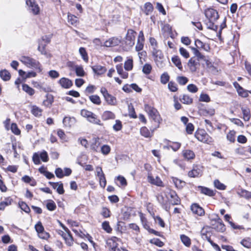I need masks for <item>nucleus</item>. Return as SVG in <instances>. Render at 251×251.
Returning <instances> with one entry per match:
<instances>
[{"label":"nucleus","instance_id":"3c124183","mask_svg":"<svg viewBox=\"0 0 251 251\" xmlns=\"http://www.w3.org/2000/svg\"><path fill=\"white\" fill-rule=\"evenodd\" d=\"M152 70L151 66L149 64H145L142 69L143 72L146 75H149L151 73Z\"/></svg>","mask_w":251,"mask_h":251},{"label":"nucleus","instance_id":"473e14b6","mask_svg":"<svg viewBox=\"0 0 251 251\" xmlns=\"http://www.w3.org/2000/svg\"><path fill=\"white\" fill-rule=\"evenodd\" d=\"M172 61L173 63L179 69L182 70V66L180 58L177 56H175L172 57Z\"/></svg>","mask_w":251,"mask_h":251},{"label":"nucleus","instance_id":"7c9ffc66","mask_svg":"<svg viewBox=\"0 0 251 251\" xmlns=\"http://www.w3.org/2000/svg\"><path fill=\"white\" fill-rule=\"evenodd\" d=\"M181 242L186 247H189L191 244V239L187 236L182 234L180 236Z\"/></svg>","mask_w":251,"mask_h":251},{"label":"nucleus","instance_id":"a878e982","mask_svg":"<svg viewBox=\"0 0 251 251\" xmlns=\"http://www.w3.org/2000/svg\"><path fill=\"white\" fill-rule=\"evenodd\" d=\"M191 50L193 51L195 56L197 59H198L200 61V60H203L206 61V63L208 64V60H206L205 56L202 55L200 51L196 48L191 47Z\"/></svg>","mask_w":251,"mask_h":251},{"label":"nucleus","instance_id":"e2e57ef3","mask_svg":"<svg viewBox=\"0 0 251 251\" xmlns=\"http://www.w3.org/2000/svg\"><path fill=\"white\" fill-rule=\"evenodd\" d=\"M20 208L25 212L28 213L30 211V208L24 202H22L19 203Z\"/></svg>","mask_w":251,"mask_h":251},{"label":"nucleus","instance_id":"39448f33","mask_svg":"<svg viewBox=\"0 0 251 251\" xmlns=\"http://www.w3.org/2000/svg\"><path fill=\"white\" fill-rule=\"evenodd\" d=\"M196 138L200 141L210 144L213 140L204 130H199L195 133Z\"/></svg>","mask_w":251,"mask_h":251},{"label":"nucleus","instance_id":"423d86ee","mask_svg":"<svg viewBox=\"0 0 251 251\" xmlns=\"http://www.w3.org/2000/svg\"><path fill=\"white\" fill-rule=\"evenodd\" d=\"M199 61L195 57H192L189 60L187 65L191 72H195L199 68L200 65Z\"/></svg>","mask_w":251,"mask_h":251},{"label":"nucleus","instance_id":"052dcab7","mask_svg":"<svg viewBox=\"0 0 251 251\" xmlns=\"http://www.w3.org/2000/svg\"><path fill=\"white\" fill-rule=\"evenodd\" d=\"M150 243L156 245L159 247H162L164 246V244L159 239H153L151 240Z\"/></svg>","mask_w":251,"mask_h":251},{"label":"nucleus","instance_id":"f03ea898","mask_svg":"<svg viewBox=\"0 0 251 251\" xmlns=\"http://www.w3.org/2000/svg\"><path fill=\"white\" fill-rule=\"evenodd\" d=\"M144 109L146 112L148 113L149 116L158 125L162 121L161 118L159 114L158 111L153 107L148 104H145L144 105Z\"/></svg>","mask_w":251,"mask_h":251},{"label":"nucleus","instance_id":"4be33fe9","mask_svg":"<svg viewBox=\"0 0 251 251\" xmlns=\"http://www.w3.org/2000/svg\"><path fill=\"white\" fill-rule=\"evenodd\" d=\"M195 44L197 48L202 49L206 51H209L210 48L209 46L205 43H203L199 39L195 40Z\"/></svg>","mask_w":251,"mask_h":251},{"label":"nucleus","instance_id":"0eeeda50","mask_svg":"<svg viewBox=\"0 0 251 251\" xmlns=\"http://www.w3.org/2000/svg\"><path fill=\"white\" fill-rule=\"evenodd\" d=\"M26 4L29 7V10L34 14L39 13L40 8L35 0H26Z\"/></svg>","mask_w":251,"mask_h":251},{"label":"nucleus","instance_id":"774afa93","mask_svg":"<svg viewBox=\"0 0 251 251\" xmlns=\"http://www.w3.org/2000/svg\"><path fill=\"white\" fill-rule=\"evenodd\" d=\"M35 228L38 234L44 230V228L40 222H38V223L35 225Z\"/></svg>","mask_w":251,"mask_h":251},{"label":"nucleus","instance_id":"5701e85b","mask_svg":"<svg viewBox=\"0 0 251 251\" xmlns=\"http://www.w3.org/2000/svg\"><path fill=\"white\" fill-rule=\"evenodd\" d=\"M59 84L64 88H69L73 85L72 81L67 78L62 77L59 81Z\"/></svg>","mask_w":251,"mask_h":251},{"label":"nucleus","instance_id":"2f4dec72","mask_svg":"<svg viewBox=\"0 0 251 251\" xmlns=\"http://www.w3.org/2000/svg\"><path fill=\"white\" fill-rule=\"evenodd\" d=\"M116 230L120 233L124 232L126 230L125 222L123 221H119L117 224Z\"/></svg>","mask_w":251,"mask_h":251},{"label":"nucleus","instance_id":"7ed1b4c3","mask_svg":"<svg viewBox=\"0 0 251 251\" xmlns=\"http://www.w3.org/2000/svg\"><path fill=\"white\" fill-rule=\"evenodd\" d=\"M80 114L82 116L86 118L87 120L93 124L100 125V120L98 118V116L93 112L86 109L81 110Z\"/></svg>","mask_w":251,"mask_h":251},{"label":"nucleus","instance_id":"603ef678","mask_svg":"<svg viewBox=\"0 0 251 251\" xmlns=\"http://www.w3.org/2000/svg\"><path fill=\"white\" fill-rule=\"evenodd\" d=\"M214 184L215 187L219 190H225L226 188V186L218 179L214 180Z\"/></svg>","mask_w":251,"mask_h":251},{"label":"nucleus","instance_id":"a18cd8bd","mask_svg":"<svg viewBox=\"0 0 251 251\" xmlns=\"http://www.w3.org/2000/svg\"><path fill=\"white\" fill-rule=\"evenodd\" d=\"M141 134L146 138L150 137L151 135L149 130L145 126L142 127L140 129Z\"/></svg>","mask_w":251,"mask_h":251},{"label":"nucleus","instance_id":"ddd939ff","mask_svg":"<svg viewBox=\"0 0 251 251\" xmlns=\"http://www.w3.org/2000/svg\"><path fill=\"white\" fill-rule=\"evenodd\" d=\"M144 41L145 38L143 32L142 31H140L138 37L137 43L135 47V50L137 51H139L143 50Z\"/></svg>","mask_w":251,"mask_h":251},{"label":"nucleus","instance_id":"6e6552de","mask_svg":"<svg viewBox=\"0 0 251 251\" xmlns=\"http://www.w3.org/2000/svg\"><path fill=\"white\" fill-rule=\"evenodd\" d=\"M100 92L109 104L114 105L115 104L116 102L115 98L110 95L105 88L102 87L100 89Z\"/></svg>","mask_w":251,"mask_h":251},{"label":"nucleus","instance_id":"f3484780","mask_svg":"<svg viewBox=\"0 0 251 251\" xmlns=\"http://www.w3.org/2000/svg\"><path fill=\"white\" fill-rule=\"evenodd\" d=\"M191 209L193 213L201 216L204 214V209L197 203H193L191 206Z\"/></svg>","mask_w":251,"mask_h":251},{"label":"nucleus","instance_id":"6ab92c4d","mask_svg":"<svg viewBox=\"0 0 251 251\" xmlns=\"http://www.w3.org/2000/svg\"><path fill=\"white\" fill-rule=\"evenodd\" d=\"M121 42V40L118 38L112 37L106 41L103 44V46L110 47L118 45Z\"/></svg>","mask_w":251,"mask_h":251},{"label":"nucleus","instance_id":"bb28decb","mask_svg":"<svg viewBox=\"0 0 251 251\" xmlns=\"http://www.w3.org/2000/svg\"><path fill=\"white\" fill-rule=\"evenodd\" d=\"M241 110L243 113V119L245 121H249L250 120L251 114L249 108L241 107Z\"/></svg>","mask_w":251,"mask_h":251},{"label":"nucleus","instance_id":"f257e3e1","mask_svg":"<svg viewBox=\"0 0 251 251\" xmlns=\"http://www.w3.org/2000/svg\"><path fill=\"white\" fill-rule=\"evenodd\" d=\"M20 61L29 68L35 69L39 72L42 71L41 65L39 61L28 56L21 57Z\"/></svg>","mask_w":251,"mask_h":251},{"label":"nucleus","instance_id":"6e6d98bb","mask_svg":"<svg viewBox=\"0 0 251 251\" xmlns=\"http://www.w3.org/2000/svg\"><path fill=\"white\" fill-rule=\"evenodd\" d=\"M128 107L129 111V116L132 118H136L137 115L135 113L134 108H133V106L131 104L128 105Z\"/></svg>","mask_w":251,"mask_h":251},{"label":"nucleus","instance_id":"20e7f679","mask_svg":"<svg viewBox=\"0 0 251 251\" xmlns=\"http://www.w3.org/2000/svg\"><path fill=\"white\" fill-rule=\"evenodd\" d=\"M152 56L158 67L162 68L164 66V63L163 61L164 55L162 51L158 49L151 50Z\"/></svg>","mask_w":251,"mask_h":251},{"label":"nucleus","instance_id":"dca6fc26","mask_svg":"<svg viewBox=\"0 0 251 251\" xmlns=\"http://www.w3.org/2000/svg\"><path fill=\"white\" fill-rule=\"evenodd\" d=\"M169 195L171 199L170 202L172 205H178L180 203V200L175 191L170 190Z\"/></svg>","mask_w":251,"mask_h":251},{"label":"nucleus","instance_id":"1a4fd4ad","mask_svg":"<svg viewBox=\"0 0 251 251\" xmlns=\"http://www.w3.org/2000/svg\"><path fill=\"white\" fill-rule=\"evenodd\" d=\"M202 174V167L200 165H194L193 169L190 171L188 175L190 177H196L200 176Z\"/></svg>","mask_w":251,"mask_h":251},{"label":"nucleus","instance_id":"79ce46f5","mask_svg":"<svg viewBox=\"0 0 251 251\" xmlns=\"http://www.w3.org/2000/svg\"><path fill=\"white\" fill-rule=\"evenodd\" d=\"M76 75L78 76H84L85 73L82 66H76L75 70Z\"/></svg>","mask_w":251,"mask_h":251},{"label":"nucleus","instance_id":"09e8293b","mask_svg":"<svg viewBox=\"0 0 251 251\" xmlns=\"http://www.w3.org/2000/svg\"><path fill=\"white\" fill-rule=\"evenodd\" d=\"M47 208L50 211H53L56 208V206L55 202L52 200H49L47 204H46Z\"/></svg>","mask_w":251,"mask_h":251},{"label":"nucleus","instance_id":"b1692460","mask_svg":"<svg viewBox=\"0 0 251 251\" xmlns=\"http://www.w3.org/2000/svg\"><path fill=\"white\" fill-rule=\"evenodd\" d=\"M201 193L210 197L214 196L215 195L214 191L208 188L200 186L198 187Z\"/></svg>","mask_w":251,"mask_h":251},{"label":"nucleus","instance_id":"bf43d9fd","mask_svg":"<svg viewBox=\"0 0 251 251\" xmlns=\"http://www.w3.org/2000/svg\"><path fill=\"white\" fill-rule=\"evenodd\" d=\"M176 80L180 85H185L188 81V78L185 76H178Z\"/></svg>","mask_w":251,"mask_h":251},{"label":"nucleus","instance_id":"de8ad7c7","mask_svg":"<svg viewBox=\"0 0 251 251\" xmlns=\"http://www.w3.org/2000/svg\"><path fill=\"white\" fill-rule=\"evenodd\" d=\"M42 110L39 107L33 105L32 106L31 113L35 116L41 115Z\"/></svg>","mask_w":251,"mask_h":251},{"label":"nucleus","instance_id":"864d4df0","mask_svg":"<svg viewBox=\"0 0 251 251\" xmlns=\"http://www.w3.org/2000/svg\"><path fill=\"white\" fill-rule=\"evenodd\" d=\"M46 44H43L42 42L40 40L39 41V46L38 47V50L42 54H46L47 52L45 50Z\"/></svg>","mask_w":251,"mask_h":251},{"label":"nucleus","instance_id":"4c0bfd02","mask_svg":"<svg viewBox=\"0 0 251 251\" xmlns=\"http://www.w3.org/2000/svg\"><path fill=\"white\" fill-rule=\"evenodd\" d=\"M153 9L152 5L150 2H147L144 5V12L146 15L150 14Z\"/></svg>","mask_w":251,"mask_h":251},{"label":"nucleus","instance_id":"c85d7f7f","mask_svg":"<svg viewBox=\"0 0 251 251\" xmlns=\"http://www.w3.org/2000/svg\"><path fill=\"white\" fill-rule=\"evenodd\" d=\"M115 118V114L110 111H105L102 115V119L103 120L114 119Z\"/></svg>","mask_w":251,"mask_h":251},{"label":"nucleus","instance_id":"412c9836","mask_svg":"<svg viewBox=\"0 0 251 251\" xmlns=\"http://www.w3.org/2000/svg\"><path fill=\"white\" fill-rule=\"evenodd\" d=\"M93 72L98 75H101L104 74L106 71V68L100 65H96L91 67Z\"/></svg>","mask_w":251,"mask_h":251},{"label":"nucleus","instance_id":"c756f323","mask_svg":"<svg viewBox=\"0 0 251 251\" xmlns=\"http://www.w3.org/2000/svg\"><path fill=\"white\" fill-rule=\"evenodd\" d=\"M0 76L3 80L7 81L10 79L11 75L8 71L3 70L0 71Z\"/></svg>","mask_w":251,"mask_h":251},{"label":"nucleus","instance_id":"393cba45","mask_svg":"<svg viewBox=\"0 0 251 251\" xmlns=\"http://www.w3.org/2000/svg\"><path fill=\"white\" fill-rule=\"evenodd\" d=\"M200 112L201 114L203 116H212L215 114V109L213 108H201L200 110Z\"/></svg>","mask_w":251,"mask_h":251},{"label":"nucleus","instance_id":"72a5a7b5","mask_svg":"<svg viewBox=\"0 0 251 251\" xmlns=\"http://www.w3.org/2000/svg\"><path fill=\"white\" fill-rule=\"evenodd\" d=\"M180 100L183 103L190 104L193 102L192 98H190L188 95H183L182 98H180Z\"/></svg>","mask_w":251,"mask_h":251},{"label":"nucleus","instance_id":"37998d69","mask_svg":"<svg viewBox=\"0 0 251 251\" xmlns=\"http://www.w3.org/2000/svg\"><path fill=\"white\" fill-rule=\"evenodd\" d=\"M68 232V234L64 236L63 238L65 240L66 244L69 246H71L73 244V238L70 231Z\"/></svg>","mask_w":251,"mask_h":251},{"label":"nucleus","instance_id":"a211bd4d","mask_svg":"<svg viewBox=\"0 0 251 251\" xmlns=\"http://www.w3.org/2000/svg\"><path fill=\"white\" fill-rule=\"evenodd\" d=\"M141 220L144 227L150 233H152L156 236H160V233L155 230L151 229L150 227V226L148 223L146 219L143 217H141Z\"/></svg>","mask_w":251,"mask_h":251},{"label":"nucleus","instance_id":"0e129e2a","mask_svg":"<svg viewBox=\"0 0 251 251\" xmlns=\"http://www.w3.org/2000/svg\"><path fill=\"white\" fill-rule=\"evenodd\" d=\"M103 229L108 233H110L112 228L110 227L108 222L105 221L102 224Z\"/></svg>","mask_w":251,"mask_h":251},{"label":"nucleus","instance_id":"5fc2aeb1","mask_svg":"<svg viewBox=\"0 0 251 251\" xmlns=\"http://www.w3.org/2000/svg\"><path fill=\"white\" fill-rule=\"evenodd\" d=\"M169 75L166 73H163L160 77V81L162 84H165L169 81Z\"/></svg>","mask_w":251,"mask_h":251},{"label":"nucleus","instance_id":"c03bdc74","mask_svg":"<svg viewBox=\"0 0 251 251\" xmlns=\"http://www.w3.org/2000/svg\"><path fill=\"white\" fill-rule=\"evenodd\" d=\"M240 243L245 248H251V239L250 238H246L243 239Z\"/></svg>","mask_w":251,"mask_h":251},{"label":"nucleus","instance_id":"f8f14e48","mask_svg":"<svg viewBox=\"0 0 251 251\" xmlns=\"http://www.w3.org/2000/svg\"><path fill=\"white\" fill-rule=\"evenodd\" d=\"M205 15L208 20L216 21L219 18L218 12L213 8H208L205 11Z\"/></svg>","mask_w":251,"mask_h":251},{"label":"nucleus","instance_id":"680f3d73","mask_svg":"<svg viewBox=\"0 0 251 251\" xmlns=\"http://www.w3.org/2000/svg\"><path fill=\"white\" fill-rule=\"evenodd\" d=\"M168 86L169 90L172 92H176L177 90V84L174 82H169Z\"/></svg>","mask_w":251,"mask_h":251},{"label":"nucleus","instance_id":"f704fd0d","mask_svg":"<svg viewBox=\"0 0 251 251\" xmlns=\"http://www.w3.org/2000/svg\"><path fill=\"white\" fill-rule=\"evenodd\" d=\"M108 245L110 248V251H122L117 247V244L113 240H110L108 242Z\"/></svg>","mask_w":251,"mask_h":251},{"label":"nucleus","instance_id":"338daca9","mask_svg":"<svg viewBox=\"0 0 251 251\" xmlns=\"http://www.w3.org/2000/svg\"><path fill=\"white\" fill-rule=\"evenodd\" d=\"M201 101L209 102L210 101V98L207 94H201L199 99Z\"/></svg>","mask_w":251,"mask_h":251},{"label":"nucleus","instance_id":"49530a36","mask_svg":"<svg viewBox=\"0 0 251 251\" xmlns=\"http://www.w3.org/2000/svg\"><path fill=\"white\" fill-rule=\"evenodd\" d=\"M235 131L230 130L226 135L227 139L230 142L233 143L235 140Z\"/></svg>","mask_w":251,"mask_h":251},{"label":"nucleus","instance_id":"cd10ccee","mask_svg":"<svg viewBox=\"0 0 251 251\" xmlns=\"http://www.w3.org/2000/svg\"><path fill=\"white\" fill-rule=\"evenodd\" d=\"M53 97L51 94L46 95V99L43 102V104L47 107H50L53 102Z\"/></svg>","mask_w":251,"mask_h":251},{"label":"nucleus","instance_id":"58836bf2","mask_svg":"<svg viewBox=\"0 0 251 251\" xmlns=\"http://www.w3.org/2000/svg\"><path fill=\"white\" fill-rule=\"evenodd\" d=\"M251 192L245 189H241L237 192V194L240 197L244 198L247 199H250V194Z\"/></svg>","mask_w":251,"mask_h":251},{"label":"nucleus","instance_id":"e433bc0d","mask_svg":"<svg viewBox=\"0 0 251 251\" xmlns=\"http://www.w3.org/2000/svg\"><path fill=\"white\" fill-rule=\"evenodd\" d=\"M90 101L94 104L100 105L101 103V100L99 96L97 95H91L89 97Z\"/></svg>","mask_w":251,"mask_h":251},{"label":"nucleus","instance_id":"69168bd1","mask_svg":"<svg viewBox=\"0 0 251 251\" xmlns=\"http://www.w3.org/2000/svg\"><path fill=\"white\" fill-rule=\"evenodd\" d=\"M11 129L12 131L16 135H19L20 134V130L18 128V126L16 124L13 123L11 126Z\"/></svg>","mask_w":251,"mask_h":251},{"label":"nucleus","instance_id":"13d9d810","mask_svg":"<svg viewBox=\"0 0 251 251\" xmlns=\"http://www.w3.org/2000/svg\"><path fill=\"white\" fill-rule=\"evenodd\" d=\"M40 158L41 160L45 162H48L49 160V157L47 151H43L39 154Z\"/></svg>","mask_w":251,"mask_h":251},{"label":"nucleus","instance_id":"a19ab883","mask_svg":"<svg viewBox=\"0 0 251 251\" xmlns=\"http://www.w3.org/2000/svg\"><path fill=\"white\" fill-rule=\"evenodd\" d=\"M75 121V118L70 117H65L63 119V123L66 126H71Z\"/></svg>","mask_w":251,"mask_h":251},{"label":"nucleus","instance_id":"9b49d317","mask_svg":"<svg viewBox=\"0 0 251 251\" xmlns=\"http://www.w3.org/2000/svg\"><path fill=\"white\" fill-rule=\"evenodd\" d=\"M136 32L132 29H128L126 33V45L132 47L135 44Z\"/></svg>","mask_w":251,"mask_h":251},{"label":"nucleus","instance_id":"aec40b11","mask_svg":"<svg viewBox=\"0 0 251 251\" xmlns=\"http://www.w3.org/2000/svg\"><path fill=\"white\" fill-rule=\"evenodd\" d=\"M182 154L184 158L187 161L193 160L195 157V154L194 151L190 150H183Z\"/></svg>","mask_w":251,"mask_h":251},{"label":"nucleus","instance_id":"c9c22d12","mask_svg":"<svg viewBox=\"0 0 251 251\" xmlns=\"http://www.w3.org/2000/svg\"><path fill=\"white\" fill-rule=\"evenodd\" d=\"M173 180L176 187L178 189H181L185 185L184 181L177 178H173Z\"/></svg>","mask_w":251,"mask_h":251},{"label":"nucleus","instance_id":"8fccbe9b","mask_svg":"<svg viewBox=\"0 0 251 251\" xmlns=\"http://www.w3.org/2000/svg\"><path fill=\"white\" fill-rule=\"evenodd\" d=\"M79 52L81 54L83 59L85 62H87L88 60V57L85 49L83 47L80 48L79 49Z\"/></svg>","mask_w":251,"mask_h":251},{"label":"nucleus","instance_id":"9d476101","mask_svg":"<svg viewBox=\"0 0 251 251\" xmlns=\"http://www.w3.org/2000/svg\"><path fill=\"white\" fill-rule=\"evenodd\" d=\"M215 224H212L213 228L219 232H223L226 230V226L222 220L218 216L215 219Z\"/></svg>","mask_w":251,"mask_h":251},{"label":"nucleus","instance_id":"4468645a","mask_svg":"<svg viewBox=\"0 0 251 251\" xmlns=\"http://www.w3.org/2000/svg\"><path fill=\"white\" fill-rule=\"evenodd\" d=\"M201 238L203 240H206L208 242L211 241L210 237L211 235V232L210 231V228L209 226L203 227L201 231Z\"/></svg>","mask_w":251,"mask_h":251},{"label":"nucleus","instance_id":"4d7b16f0","mask_svg":"<svg viewBox=\"0 0 251 251\" xmlns=\"http://www.w3.org/2000/svg\"><path fill=\"white\" fill-rule=\"evenodd\" d=\"M150 43L151 47V50L158 49V44L156 39L153 37H150Z\"/></svg>","mask_w":251,"mask_h":251},{"label":"nucleus","instance_id":"2eb2a0df","mask_svg":"<svg viewBox=\"0 0 251 251\" xmlns=\"http://www.w3.org/2000/svg\"><path fill=\"white\" fill-rule=\"evenodd\" d=\"M148 181L150 183L159 187H164V185L158 176L154 178L151 174H148Z\"/></svg>","mask_w":251,"mask_h":251},{"label":"nucleus","instance_id":"ea45409f","mask_svg":"<svg viewBox=\"0 0 251 251\" xmlns=\"http://www.w3.org/2000/svg\"><path fill=\"white\" fill-rule=\"evenodd\" d=\"M23 90L30 96H32L34 93V90L31 87H29L27 84H24L23 85Z\"/></svg>","mask_w":251,"mask_h":251}]
</instances>
